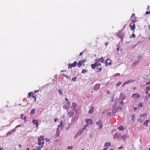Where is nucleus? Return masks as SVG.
<instances>
[{"label": "nucleus", "instance_id": "nucleus-1", "mask_svg": "<svg viewBox=\"0 0 150 150\" xmlns=\"http://www.w3.org/2000/svg\"><path fill=\"white\" fill-rule=\"evenodd\" d=\"M96 67V69L97 72H99L100 71L102 70L101 64L99 62H98Z\"/></svg>", "mask_w": 150, "mask_h": 150}, {"label": "nucleus", "instance_id": "nucleus-2", "mask_svg": "<svg viewBox=\"0 0 150 150\" xmlns=\"http://www.w3.org/2000/svg\"><path fill=\"white\" fill-rule=\"evenodd\" d=\"M73 111H74L75 112V114H77V111L76 109H73V111H71L68 112V114L70 117H71L73 116L74 114Z\"/></svg>", "mask_w": 150, "mask_h": 150}, {"label": "nucleus", "instance_id": "nucleus-3", "mask_svg": "<svg viewBox=\"0 0 150 150\" xmlns=\"http://www.w3.org/2000/svg\"><path fill=\"white\" fill-rule=\"evenodd\" d=\"M105 64L106 66L111 65V60L109 58H108L105 62Z\"/></svg>", "mask_w": 150, "mask_h": 150}, {"label": "nucleus", "instance_id": "nucleus-4", "mask_svg": "<svg viewBox=\"0 0 150 150\" xmlns=\"http://www.w3.org/2000/svg\"><path fill=\"white\" fill-rule=\"evenodd\" d=\"M77 62L76 61L74 62L73 63L71 64L69 63L68 64L69 68H71L72 67H75L76 66Z\"/></svg>", "mask_w": 150, "mask_h": 150}, {"label": "nucleus", "instance_id": "nucleus-5", "mask_svg": "<svg viewBox=\"0 0 150 150\" xmlns=\"http://www.w3.org/2000/svg\"><path fill=\"white\" fill-rule=\"evenodd\" d=\"M132 97L135 99L138 98L140 97V95L138 93H135L132 95Z\"/></svg>", "mask_w": 150, "mask_h": 150}, {"label": "nucleus", "instance_id": "nucleus-6", "mask_svg": "<svg viewBox=\"0 0 150 150\" xmlns=\"http://www.w3.org/2000/svg\"><path fill=\"white\" fill-rule=\"evenodd\" d=\"M60 123H61L60 125H59L58 126V127L57 129V134H59V133L60 132V131H59V128L60 127H61V129L62 127H63V125H62L63 124L62 123V122H60Z\"/></svg>", "mask_w": 150, "mask_h": 150}, {"label": "nucleus", "instance_id": "nucleus-7", "mask_svg": "<svg viewBox=\"0 0 150 150\" xmlns=\"http://www.w3.org/2000/svg\"><path fill=\"white\" fill-rule=\"evenodd\" d=\"M104 59L103 57H102L100 58H99L98 59H96L95 60V61L96 62H97L99 61L102 63L104 62Z\"/></svg>", "mask_w": 150, "mask_h": 150}, {"label": "nucleus", "instance_id": "nucleus-8", "mask_svg": "<svg viewBox=\"0 0 150 150\" xmlns=\"http://www.w3.org/2000/svg\"><path fill=\"white\" fill-rule=\"evenodd\" d=\"M85 61L84 60H81L77 64L78 65V67H80L82 65V63H84Z\"/></svg>", "mask_w": 150, "mask_h": 150}, {"label": "nucleus", "instance_id": "nucleus-9", "mask_svg": "<svg viewBox=\"0 0 150 150\" xmlns=\"http://www.w3.org/2000/svg\"><path fill=\"white\" fill-rule=\"evenodd\" d=\"M100 87V86L99 84H96L94 86V90H99Z\"/></svg>", "mask_w": 150, "mask_h": 150}, {"label": "nucleus", "instance_id": "nucleus-10", "mask_svg": "<svg viewBox=\"0 0 150 150\" xmlns=\"http://www.w3.org/2000/svg\"><path fill=\"white\" fill-rule=\"evenodd\" d=\"M96 124L97 126L99 127V129H101L103 127V125L102 122H96Z\"/></svg>", "mask_w": 150, "mask_h": 150}, {"label": "nucleus", "instance_id": "nucleus-11", "mask_svg": "<svg viewBox=\"0 0 150 150\" xmlns=\"http://www.w3.org/2000/svg\"><path fill=\"white\" fill-rule=\"evenodd\" d=\"M98 62H96L94 64H91V67L92 69H94L96 67Z\"/></svg>", "mask_w": 150, "mask_h": 150}, {"label": "nucleus", "instance_id": "nucleus-12", "mask_svg": "<svg viewBox=\"0 0 150 150\" xmlns=\"http://www.w3.org/2000/svg\"><path fill=\"white\" fill-rule=\"evenodd\" d=\"M130 80H128L126 82H124L122 85V87H124L126 84H128L130 82H131Z\"/></svg>", "mask_w": 150, "mask_h": 150}, {"label": "nucleus", "instance_id": "nucleus-13", "mask_svg": "<svg viewBox=\"0 0 150 150\" xmlns=\"http://www.w3.org/2000/svg\"><path fill=\"white\" fill-rule=\"evenodd\" d=\"M42 137V136H41L39 138H38V145H41V146H42L41 142H40V141L41 140L40 138Z\"/></svg>", "mask_w": 150, "mask_h": 150}, {"label": "nucleus", "instance_id": "nucleus-14", "mask_svg": "<svg viewBox=\"0 0 150 150\" xmlns=\"http://www.w3.org/2000/svg\"><path fill=\"white\" fill-rule=\"evenodd\" d=\"M132 23L130 25V26L131 29L132 30H133L135 29V27L134 24H133V25H132Z\"/></svg>", "mask_w": 150, "mask_h": 150}, {"label": "nucleus", "instance_id": "nucleus-15", "mask_svg": "<svg viewBox=\"0 0 150 150\" xmlns=\"http://www.w3.org/2000/svg\"><path fill=\"white\" fill-rule=\"evenodd\" d=\"M94 107H91V109L88 111V113L90 114L92 113L93 111Z\"/></svg>", "mask_w": 150, "mask_h": 150}, {"label": "nucleus", "instance_id": "nucleus-16", "mask_svg": "<svg viewBox=\"0 0 150 150\" xmlns=\"http://www.w3.org/2000/svg\"><path fill=\"white\" fill-rule=\"evenodd\" d=\"M77 104L75 103H72V105L71 107V108L74 109L77 106Z\"/></svg>", "mask_w": 150, "mask_h": 150}, {"label": "nucleus", "instance_id": "nucleus-17", "mask_svg": "<svg viewBox=\"0 0 150 150\" xmlns=\"http://www.w3.org/2000/svg\"><path fill=\"white\" fill-rule=\"evenodd\" d=\"M139 63V61H137L135 62H134V63L132 65V67H135L136 66V65L138 64Z\"/></svg>", "mask_w": 150, "mask_h": 150}, {"label": "nucleus", "instance_id": "nucleus-18", "mask_svg": "<svg viewBox=\"0 0 150 150\" xmlns=\"http://www.w3.org/2000/svg\"><path fill=\"white\" fill-rule=\"evenodd\" d=\"M121 138H122L123 140L125 141L126 139L127 136L125 134H124L123 135H122L121 136Z\"/></svg>", "mask_w": 150, "mask_h": 150}, {"label": "nucleus", "instance_id": "nucleus-19", "mask_svg": "<svg viewBox=\"0 0 150 150\" xmlns=\"http://www.w3.org/2000/svg\"><path fill=\"white\" fill-rule=\"evenodd\" d=\"M83 132V130H81V129L79 130V131H78V132L77 133V134L79 135H81L82 133Z\"/></svg>", "mask_w": 150, "mask_h": 150}, {"label": "nucleus", "instance_id": "nucleus-20", "mask_svg": "<svg viewBox=\"0 0 150 150\" xmlns=\"http://www.w3.org/2000/svg\"><path fill=\"white\" fill-rule=\"evenodd\" d=\"M66 103L67 104V105H65V108H68L70 106V105H71V104H70V103H69V102H66Z\"/></svg>", "mask_w": 150, "mask_h": 150}, {"label": "nucleus", "instance_id": "nucleus-21", "mask_svg": "<svg viewBox=\"0 0 150 150\" xmlns=\"http://www.w3.org/2000/svg\"><path fill=\"white\" fill-rule=\"evenodd\" d=\"M21 118L23 119H24V121H25V122L26 121V116H24V115L23 114H21Z\"/></svg>", "mask_w": 150, "mask_h": 150}, {"label": "nucleus", "instance_id": "nucleus-22", "mask_svg": "<svg viewBox=\"0 0 150 150\" xmlns=\"http://www.w3.org/2000/svg\"><path fill=\"white\" fill-rule=\"evenodd\" d=\"M111 145V143L109 142H106L105 144V146H110Z\"/></svg>", "mask_w": 150, "mask_h": 150}, {"label": "nucleus", "instance_id": "nucleus-23", "mask_svg": "<svg viewBox=\"0 0 150 150\" xmlns=\"http://www.w3.org/2000/svg\"><path fill=\"white\" fill-rule=\"evenodd\" d=\"M33 95V92H30L28 94V98H30Z\"/></svg>", "mask_w": 150, "mask_h": 150}, {"label": "nucleus", "instance_id": "nucleus-24", "mask_svg": "<svg viewBox=\"0 0 150 150\" xmlns=\"http://www.w3.org/2000/svg\"><path fill=\"white\" fill-rule=\"evenodd\" d=\"M117 129L120 130H123L124 129V128L123 127L120 126L117 128Z\"/></svg>", "mask_w": 150, "mask_h": 150}, {"label": "nucleus", "instance_id": "nucleus-25", "mask_svg": "<svg viewBox=\"0 0 150 150\" xmlns=\"http://www.w3.org/2000/svg\"><path fill=\"white\" fill-rule=\"evenodd\" d=\"M35 109H33L31 111L30 113L31 114H34V113Z\"/></svg>", "mask_w": 150, "mask_h": 150}, {"label": "nucleus", "instance_id": "nucleus-26", "mask_svg": "<svg viewBox=\"0 0 150 150\" xmlns=\"http://www.w3.org/2000/svg\"><path fill=\"white\" fill-rule=\"evenodd\" d=\"M87 124L86 125H84V127H86V128L88 126V125L90 124V125H92V124L93 122H86Z\"/></svg>", "mask_w": 150, "mask_h": 150}, {"label": "nucleus", "instance_id": "nucleus-27", "mask_svg": "<svg viewBox=\"0 0 150 150\" xmlns=\"http://www.w3.org/2000/svg\"><path fill=\"white\" fill-rule=\"evenodd\" d=\"M88 71L86 69H83L81 73H85L87 72Z\"/></svg>", "mask_w": 150, "mask_h": 150}, {"label": "nucleus", "instance_id": "nucleus-28", "mask_svg": "<svg viewBox=\"0 0 150 150\" xmlns=\"http://www.w3.org/2000/svg\"><path fill=\"white\" fill-rule=\"evenodd\" d=\"M33 124L34 125V124L35 125L36 127H38V122H33Z\"/></svg>", "mask_w": 150, "mask_h": 150}, {"label": "nucleus", "instance_id": "nucleus-29", "mask_svg": "<svg viewBox=\"0 0 150 150\" xmlns=\"http://www.w3.org/2000/svg\"><path fill=\"white\" fill-rule=\"evenodd\" d=\"M135 35L134 34H133L131 35L130 36L129 38H132V37L134 38H135Z\"/></svg>", "mask_w": 150, "mask_h": 150}, {"label": "nucleus", "instance_id": "nucleus-30", "mask_svg": "<svg viewBox=\"0 0 150 150\" xmlns=\"http://www.w3.org/2000/svg\"><path fill=\"white\" fill-rule=\"evenodd\" d=\"M43 147V146H39L38 147V150H41V149Z\"/></svg>", "mask_w": 150, "mask_h": 150}, {"label": "nucleus", "instance_id": "nucleus-31", "mask_svg": "<svg viewBox=\"0 0 150 150\" xmlns=\"http://www.w3.org/2000/svg\"><path fill=\"white\" fill-rule=\"evenodd\" d=\"M121 84H122L121 82H119L117 83L116 85V86H120Z\"/></svg>", "mask_w": 150, "mask_h": 150}, {"label": "nucleus", "instance_id": "nucleus-32", "mask_svg": "<svg viewBox=\"0 0 150 150\" xmlns=\"http://www.w3.org/2000/svg\"><path fill=\"white\" fill-rule=\"evenodd\" d=\"M62 91L61 89H59L58 90V93L62 95Z\"/></svg>", "mask_w": 150, "mask_h": 150}, {"label": "nucleus", "instance_id": "nucleus-33", "mask_svg": "<svg viewBox=\"0 0 150 150\" xmlns=\"http://www.w3.org/2000/svg\"><path fill=\"white\" fill-rule=\"evenodd\" d=\"M86 122H92V120L90 119H88L86 120Z\"/></svg>", "mask_w": 150, "mask_h": 150}, {"label": "nucleus", "instance_id": "nucleus-34", "mask_svg": "<svg viewBox=\"0 0 150 150\" xmlns=\"http://www.w3.org/2000/svg\"><path fill=\"white\" fill-rule=\"evenodd\" d=\"M143 103H139L138 106L139 107H142L143 106Z\"/></svg>", "mask_w": 150, "mask_h": 150}, {"label": "nucleus", "instance_id": "nucleus-35", "mask_svg": "<svg viewBox=\"0 0 150 150\" xmlns=\"http://www.w3.org/2000/svg\"><path fill=\"white\" fill-rule=\"evenodd\" d=\"M12 133V132L11 131L9 132L6 133V135L7 136H8V135L11 134Z\"/></svg>", "mask_w": 150, "mask_h": 150}, {"label": "nucleus", "instance_id": "nucleus-36", "mask_svg": "<svg viewBox=\"0 0 150 150\" xmlns=\"http://www.w3.org/2000/svg\"><path fill=\"white\" fill-rule=\"evenodd\" d=\"M150 90V86H147L146 88V90L149 91Z\"/></svg>", "mask_w": 150, "mask_h": 150}, {"label": "nucleus", "instance_id": "nucleus-37", "mask_svg": "<svg viewBox=\"0 0 150 150\" xmlns=\"http://www.w3.org/2000/svg\"><path fill=\"white\" fill-rule=\"evenodd\" d=\"M32 98H34L35 101V102L36 101V97L34 96L33 95L32 96Z\"/></svg>", "mask_w": 150, "mask_h": 150}, {"label": "nucleus", "instance_id": "nucleus-38", "mask_svg": "<svg viewBox=\"0 0 150 150\" xmlns=\"http://www.w3.org/2000/svg\"><path fill=\"white\" fill-rule=\"evenodd\" d=\"M143 125L146 126H148V124L147 122H143Z\"/></svg>", "mask_w": 150, "mask_h": 150}, {"label": "nucleus", "instance_id": "nucleus-39", "mask_svg": "<svg viewBox=\"0 0 150 150\" xmlns=\"http://www.w3.org/2000/svg\"><path fill=\"white\" fill-rule=\"evenodd\" d=\"M135 115L134 114H133L131 117L132 119V120H133L134 119V118H135Z\"/></svg>", "mask_w": 150, "mask_h": 150}, {"label": "nucleus", "instance_id": "nucleus-40", "mask_svg": "<svg viewBox=\"0 0 150 150\" xmlns=\"http://www.w3.org/2000/svg\"><path fill=\"white\" fill-rule=\"evenodd\" d=\"M115 135L117 137H119V136L120 135V133H116Z\"/></svg>", "mask_w": 150, "mask_h": 150}, {"label": "nucleus", "instance_id": "nucleus-41", "mask_svg": "<svg viewBox=\"0 0 150 150\" xmlns=\"http://www.w3.org/2000/svg\"><path fill=\"white\" fill-rule=\"evenodd\" d=\"M67 148H68V149H72V146H68Z\"/></svg>", "mask_w": 150, "mask_h": 150}, {"label": "nucleus", "instance_id": "nucleus-42", "mask_svg": "<svg viewBox=\"0 0 150 150\" xmlns=\"http://www.w3.org/2000/svg\"><path fill=\"white\" fill-rule=\"evenodd\" d=\"M76 79V77H74L72 78V80L73 81H75Z\"/></svg>", "mask_w": 150, "mask_h": 150}, {"label": "nucleus", "instance_id": "nucleus-43", "mask_svg": "<svg viewBox=\"0 0 150 150\" xmlns=\"http://www.w3.org/2000/svg\"><path fill=\"white\" fill-rule=\"evenodd\" d=\"M146 85L150 84V81L146 82Z\"/></svg>", "mask_w": 150, "mask_h": 150}, {"label": "nucleus", "instance_id": "nucleus-44", "mask_svg": "<svg viewBox=\"0 0 150 150\" xmlns=\"http://www.w3.org/2000/svg\"><path fill=\"white\" fill-rule=\"evenodd\" d=\"M120 75V74L119 73H116L115 74V76H117Z\"/></svg>", "mask_w": 150, "mask_h": 150}, {"label": "nucleus", "instance_id": "nucleus-45", "mask_svg": "<svg viewBox=\"0 0 150 150\" xmlns=\"http://www.w3.org/2000/svg\"><path fill=\"white\" fill-rule=\"evenodd\" d=\"M146 14H150V11H146L145 13Z\"/></svg>", "mask_w": 150, "mask_h": 150}, {"label": "nucleus", "instance_id": "nucleus-46", "mask_svg": "<svg viewBox=\"0 0 150 150\" xmlns=\"http://www.w3.org/2000/svg\"><path fill=\"white\" fill-rule=\"evenodd\" d=\"M79 135L76 134L74 136V138L76 139L77 138Z\"/></svg>", "mask_w": 150, "mask_h": 150}, {"label": "nucleus", "instance_id": "nucleus-47", "mask_svg": "<svg viewBox=\"0 0 150 150\" xmlns=\"http://www.w3.org/2000/svg\"><path fill=\"white\" fill-rule=\"evenodd\" d=\"M120 104H122V105H123V104H124V102H123V101H121L120 102Z\"/></svg>", "mask_w": 150, "mask_h": 150}, {"label": "nucleus", "instance_id": "nucleus-48", "mask_svg": "<svg viewBox=\"0 0 150 150\" xmlns=\"http://www.w3.org/2000/svg\"><path fill=\"white\" fill-rule=\"evenodd\" d=\"M38 91H39V90H35L34 91V93H36L38 92Z\"/></svg>", "mask_w": 150, "mask_h": 150}, {"label": "nucleus", "instance_id": "nucleus-49", "mask_svg": "<svg viewBox=\"0 0 150 150\" xmlns=\"http://www.w3.org/2000/svg\"><path fill=\"white\" fill-rule=\"evenodd\" d=\"M58 119L57 118H55L54 119V122H56L58 120Z\"/></svg>", "mask_w": 150, "mask_h": 150}, {"label": "nucleus", "instance_id": "nucleus-50", "mask_svg": "<svg viewBox=\"0 0 150 150\" xmlns=\"http://www.w3.org/2000/svg\"><path fill=\"white\" fill-rule=\"evenodd\" d=\"M86 129V127H84L82 129H81V130H83H83L85 129Z\"/></svg>", "mask_w": 150, "mask_h": 150}, {"label": "nucleus", "instance_id": "nucleus-51", "mask_svg": "<svg viewBox=\"0 0 150 150\" xmlns=\"http://www.w3.org/2000/svg\"><path fill=\"white\" fill-rule=\"evenodd\" d=\"M142 58V56H139L138 57V59H141V58Z\"/></svg>", "mask_w": 150, "mask_h": 150}, {"label": "nucleus", "instance_id": "nucleus-52", "mask_svg": "<svg viewBox=\"0 0 150 150\" xmlns=\"http://www.w3.org/2000/svg\"><path fill=\"white\" fill-rule=\"evenodd\" d=\"M32 122H38V120H33Z\"/></svg>", "mask_w": 150, "mask_h": 150}, {"label": "nucleus", "instance_id": "nucleus-53", "mask_svg": "<svg viewBox=\"0 0 150 150\" xmlns=\"http://www.w3.org/2000/svg\"><path fill=\"white\" fill-rule=\"evenodd\" d=\"M107 94H110V91L108 90L107 91Z\"/></svg>", "mask_w": 150, "mask_h": 150}, {"label": "nucleus", "instance_id": "nucleus-54", "mask_svg": "<svg viewBox=\"0 0 150 150\" xmlns=\"http://www.w3.org/2000/svg\"><path fill=\"white\" fill-rule=\"evenodd\" d=\"M21 125H18L16 127H15V128H17V127H21Z\"/></svg>", "mask_w": 150, "mask_h": 150}, {"label": "nucleus", "instance_id": "nucleus-55", "mask_svg": "<svg viewBox=\"0 0 150 150\" xmlns=\"http://www.w3.org/2000/svg\"><path fill=\"white\" fill-rule=\"evenodd\" d=\"M112 111H113V112H114V111H115V112H116V111H117V110H116V109L115 108V109H113V110Z\"/></svg>", "mask_w": 150, "mask_h": 150}, {"label": "nucleus", "instance_id": "nucleus-56", "mask_svg": "<svg viewBox=\"0 0 150 150\" xmlns=\"http://www.w3.org/2000/svg\"><path fill=\"white\" fill-rule=\"evenodd\" d=\"M109 43L108 42H106L105 44V46H107L108 45Z\"/></svg>", "mask_w": 150, "mask_h": 150}, {"label": "nucleus", "instance_id": "nucleus-57", "mask_svg": "<svg viewBox=\"0 0 150 150\" xmlns=\"http://www.w3.org/2000/svg\"><path fill=\"white\" fill-rule=\"evenodd\" d=\"M148 92H149V91H148V90H146V91H145V93L146 94H148Z\"/></svg>", "mask_w": 150, "mask_h": 150}, {"label": "nucleus", "instance_id": "nucleus-58", "mask_svg": "<svg viewBox=\"0 0 150 150\" xmlns=\"http://www.w3.org/2000/svg\"><path fill=\"white\" fill-rule=\"evenodd\" d=\"M44 136L43 137H42H42L40 138L41 139V140L42 139V140H44Z\"/></svg>", "mask_w": 150, "mask_h": 150}, {"label": "nucleus", "instance_id": "nucleus-59", "mask_svg": "<svg viewBox=\"0 0 150 150\" xmlns=\"http://www.w3.org/2000/svg\"><path fill=\"white\" fill-rule=\"evenodd\" d=\"M15 129H13L12 131L11 132H15Z\"/></svg>", "mask_w": 150, "mask_h": 150}, {"label": "nucleus", "instance_id": "nucleus-60", "mask_svg": "<svg viewBox=\"0 0 150 150\" xmlns=\"http://www.w3.org/2000/svg\"><path fill=\"white\" fill-rule=\"evenodd\" d=\"M148 98H150V93H149L148 96Z\"/></svg>", "mask_w": 150, "mask_h": 150}, {"label": "nucleus", "instance_id": "nucleus-61", "mask_svg": "<svg viewBox=\"0 0 150 150\" xmlns=\"http://www.w3.org/2000/svg\"><path fill=\"white\" fill-rule=\"evenodd\" d=\"M132 89H133V90H135L136 89V88L134 87H133Z\"/></svg>", "mask_w": 150, "mask_h": 150}, {"label": "nucleus", "instance_id": "nucleus-62", "mask_svg": "<svg viewBox=\"0 0 150 150\" xmlns=\"http://www.w3.org/2000/svg\"><path fill=\"white\" fill-rule=\"evenodd\" d=\"M83 52H81L80 54H79V56H81V55L83 53Z\"/></svg>", "mask_w": 150, "mask_h": 150}, {"label": "nucleus", "instance_id": "nucleus-63", "mask_svg": "<svg viewBox=\"0 0 150 150\" xmlns=\"http://www.w3.org/2000/svg\"><path fill=\"white\" fill-rule=\"evenodd\" d=\"M18 146H19V148H21L22 147V145L21 144H19V145H18Z\"/></svg>", "mask_w": 150, "mask_h": 150}, {"label": "nucleus", "instance_id": "nucleus-64", "mask_svg": "<svg viewBox=\"0 0 150 150\" xmlns=\"http://www.w3.org/2000/svg\"><path fill=\"white\" fill-rule=\"evenodd\" d=\"M108 149V148H104L103 150H106Z\"/></svg>", "mask_w": 150, "mask_h": 150}]
</instances>
